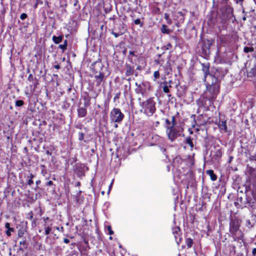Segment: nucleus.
Segmentation results:
<instances>
[{
	"label": "nucleus",
	"mask_w": 256,
	"mask_h": 256,
	"mask_svg": "<svg viewBox=\"0 0 256 256\" xmlns=\"http://www.w3.org/2000/svg\"><path fill=\"white\" fill-rule=\"evenodd\" d=\"M44 228L45 230L44 234L46 235L49 234L50 232L52 231V228L50 226H47L46 224L44 225Z\"/></svg>",
	"instance_id": "obj_35"
},
{
	"label": "nucleus",
	"mask_w": 256,
	"mask_h": 256,
	"mask_svg": "<svg viewBox=\"0 0 256 256\" xmlns=\"http://www.w3.org/2000/svg\"><path fill=\"white\" fill-rule=\"evenodd\" d=\"M234 1L238 4H240V6H242V2L244 0H234Z\"/></svg>",
	"instance_id": "obj_57"
},
{
	"label": "nucleus",
	"mask_w": 256,
	"mask_h": 256,
	"mask_svg": "<svg viewBox=\"0 0 256 256\" xmlns=\"http://www.w3.org/2000/svg\"><path fill=\"white\" fill-rule=\"evenodd\" d=\"M212 44L211 40L200 36L198 44V50L200 55L204 58H208L210 54V47Z\"/></svg>",
	"instance_id": "obj_2"
},
{
	"label": "nucleus",
	"mask_w": 256,
	"mask_h": 256,
	"mask_svg": "<svg viewBox=\"0 0 256 256\" xmlns=\"http://www.w3.org/2000/svg\"><path fill=\"white\" fill-rule=\"evenodd\" d=\"M84 138V134L83 132H79L78 133V140H82Z\"/></svg>",
	"instance_id": "obj_45"
},
{
	"label": "nucleus",
	"mask_w": 256,
	"mask_h": 256,
	"mask_svg": "<svg viewBox=\"0 0 256 256\" xmlns=\"http://www.w3.org/2000/svg\"><path fill=\"white\" fill-rule=\"evenodd\" d=\"M120 92H117L116 94V95H115V96L114 97V102H116V100H118L120 98Z\"/></svg>",
	"instance_id": "obj_46"
},
{
	"label": "nucleus",
	"mask_w": 256,
	"mask_h": 256,
	"mask_svg": "<svg viewBox=\"0 0 256 256\" xmlns=\"http://www.w3.org/2000/svg\"><path fill=\"white\" fill-rule=\"evenodd\" d=\"M186 144H188L192 148H193V147H194L193 142L192 141V139L190 137L187 138H186Z\"/></svg>",
	"instance_id": "obj_40"
},
{
	"label": "nucleus",
	"mask_w": 256,
	"mask_h": 256,
	"mask_svg": "<svg viewBox=\"0 0 256 256\" xmlns=\"http://www.w3.org/2000/svg\"><path fill=\"white\" fill-rule=\"evenodd\" d=\"M109 100H106L104 104V112H106L109 110Z\"/></svg>",
	"instance_id": "obj_38"
},
{
	"label": "nucleus",
	"mask_w": 256,
	"mask_h": 256,
	"mask_svg": "<svg viewBox=\"0 0 256 256\" xmlns=\"http://www.w3.org/2000/svg\"><path fill=\"white\" fill-rule=\"evenodd\" d=\"M122 54L124 56H126V52H127V50L125 47L123 46V48H122Z\"/></svg>",
	"instance_id": "obj_52"
},
{
	"label": "nucleus",
	"mask_w": 256,
	"mask_h": 256,
	"mask_svg": "<svg viewBox=\"0 0 256 256\" xmlns=\"http://www.w3.org/2000/svg\"><path fill=\"white\" fill-rule=\"evenodd\" d=\"M245 104L248 106V107L252 108L253 106V104L250 102H246Z\"/></svg>",
	"instance_id": "obj_53"
},
{
	"label": "nucleus",
	"mask_w": 256,
	"mask_h": 256,
	"mask_svg": "<svg viewBox=\"0 0 256 256\" xmlns=\"http://www.w3.org/2000/svg\"><path fill=\"white\" fill-rule=\"evenodd\" d=\"M138 100L145 112H155L156 110V102L154 101V98H150L146 101L143 102H142L140 98H138Z\"/></svg>",
	"instance_id": "obj_8"
},
{
	"label": "nucleus",
	"mask_w": 256,
	"mask_h": 256,
	"mask_svg": "<svg viewBox=\"0 0 256 256\" xmlns=\"http://www.w3.org/2000/svg\"><path fill=\"white\" fill-rule=\"evenodd\" d=\"M95 82L96 86H98L101 84L102 82L104 80V74L103 72H100L98 74L94 76Z\"/></svg>",
	"instance_id": "obj_19"
},
{
	"label": "nucleus",
	"mask_w": 256,
	"mask_h": 256,
	"mask_svg": "<svg viewBox=\"0 0 256 256\" xmlns=\"http://www.w3.org/2000/svg\"><path fill=\"white\" fill-rule=\"evenodd\" d=\"M246 174L247 182L252 185V192L256 193V170L251 166H248Z\"/></svg>",
	"instance_id": "obj_6"
},
{
	"label": "nucleus",
	"mask_w": 256,
	"mask_h": 256,
	"mask_svg": "<svg viewBox=\"0 0 256 256\" xmlns=\"http://www.w3.org/2000/svg\"><path fill=\"white\" fill-rule=\"evenodd\" d=\"M172 84H173L172 81L170 80L168 82L165 81L160 85L161 88L164 93L168 94V97H170L172 96V95L169 94V93L170 92L172 88Z\"/></svg>",
	"instance_id": "obj_12"
},
{
	"label": "nucleus",
	"mask_w": 256,
	"mask_h": 256,
	"mask_svg": "<svg viewBox=\"0 0 256 256\" xmlns=\"http://www.w3.org/2000/svg\"><path fill=\"white\" fill-rule=\"evenodd\" d=\"M230 232L234 241L242 240L243 234L240 230V224L238 220H232L230 222Z\"/></svg>",
	"instance_id": "obj_4"
},
{
	"label": "nucleus",
	"mask_w": 256,
	"mask_h": 256,
	"mask_svg": "<svg viewBox=\"0 0 256 256\" xmlns=\"http://www.w3.org/2000/svg\"><path fill=\"white\" fill-rule=\"evenodd\" d=\"M5 228L7 229L6 231V234L8 236H11V232H14V228L10 226L9 222H6L5 224Z\"/></svg>",
	"instance_id": "obj_24"
},
{
	"label": "nucleus",
	"mask_w": 256,
	"mask_h": 256,
	"mask_svg": "<svg viewBox=\"0 0 256 256\" xmlns=\"http://www.w3.org/2000/svg\"><path fill=\"white\" fill-rule=\"evenodd\" d=\"M58 48L61 49L62 52H64L67 48V47L65 46L64 44H60L58 46Z\"/></svg>",
	"instance_id": "obj_44"
},
{
	"label": "nucleus",
	"mask_w": 256,
	"mask_h": 256,
	"mask_svg": "<svg viewBox=\"0 0 256 256\" xmlns=\"http://www.w3.org/2000/svg\"><path fill=\"white\" fill-rule=\"evenodd\" d=\"M126 30V25L123 22H120L118 23L114 22V28L112 29L111 33L115 38H118L124 34Z\"/></svg>",
	"instance_id": "obj_7"
},
{
	"label": "nucleus",
	"mask_w": 256,
	"mask_h": 256,
	"mask_svg": "<svg viewBox=\"0 0 256 256\" xmlns=\"http://www.w3.org/2000/svg\"><path fill=\"white\" fill-rule=\"evenodd\" d=\"M69 104L68 102H64L63 107L66 110L69 107Z\"/></svg>",
	"instance_id": "obj_58"
},
{
	"label": "nucleus",
	"mask_w": 256,
	"mask_h": 256,
	"mask_svg": "<svg viewBox=\"0 0 256 256\" xmlns=\"http://www.w3.org/2000/svg\"><path fill=\"white\" fill-rule=\"evenodd\" d=\"M188 11L183 9L182 11L175 12L172 14V18L176 22L175 25L177 27H180V24L184 23L185 20V16Z\"/></svg>",
	"instance_id": "obj_10"
},
{
	"label": "nucleus",
	"mask_w": 256,
	"mask_h": 256,
	"mask_svg": "<svg viewBox=\"0 0 256 256\" xmlns=\"http://www.w3.org/2000/svg\"><path fill=\"white\" fill-rule=\"evenodd\" d=\"M20 245L24 246V247H26L27 243L26 240H23L20 242Z\"/></svg>",
	"instance_id": "obj_47"
},
{
	"label": "nucleus",
	"mask_w": 256,
	"mask_h": 256,
	"mask_svg": "<svg viewBox=\"0 0 256 256\" xmlns=\"http://www.w3.org/2000/svg\"><path fill=\"white\" fill-rule=\"evenodd\" d=\"M247 76L249 78L256 76V66H254L249 71H247Z\"/></svg>",
	"instance_id": "obj_25"
},
{
	"label": "nucleus",
	"mask_w": 256,
	"mask_h": 256,
	"mask_svg": "<svg viewBox=\"0 0 256 256\" xmlns=\"http://www.w3.org/2000/svg\"><path fill=\"white\" fill-rule=\"evenodd\" d=\"M172 45L171 44H170V43H168V44H166V46H164V48H166V50H168V49H170V48H172Z\"/></svg>",
	"instance_id": "obj_54"
},
{
	"label": "nucleus",
	"mask_w": 256,
	"mask_h": 256,
	"mask_svg": "<svg viewBox=\"0 0 256 256\" xmlns=\"http://www.w3.org/2000/svg\"><path fill=\"white\" fill-rule=\"evenodd\" d=\"M162 33L163 34H169L172 32V30L168 28V26L166 24H162L160 28Z\"/></svg>",
	"instance_id": "obj_26"
},
{
	"label": "nucleus",
	"mask_w": 256,
	"mask_h": 256,
	"mask_svg": "<svg viewBox=\"0 0 256 256\" xmlns=\"http://www.w3.org/2000/svg\"><path fill=\"white\" fill-rule=\"evenodd\" d=\"M28 80L30 82H32L30 87V92L33 93L39 85V80L36 78L34 77L32 74H29Z\"/></svg>",
	"instance_id": "obj_13"
},
{
	"label": "nucleus",
	"mask_w": 256,
	"mask_h": 256,
	"mask_svg": "<svg viewBox=\"0 0 256 256\" xmlns=\"http://www.w3.org/2000/svg\"><path fill=\"white\" fill-rule=\"evenodd\" d=\"M218 126L221 131L224 132H227V126L226 124V120H220Z\"/></svg>",
	"instance_id": "obj_22"
},
{
	"label": "nucleus",
	"mask_w": 256,
	"mask_h": 256,
	"mask_svg": "<svg viewBox=\"0 0 256 256\" xmlns=\"http://www.w3.org/2000/svg\"><path fill=\"white\" fill-rule=\"evenodd\" d=\"M22 24L23 26V28L26 29L28 28V23H25V22H22Z\"/></svg>",
	"instance_id": "obj_60"
},
{
	"label": "nucleus",
	"mask_w": 256,
	"mask_h": 256,
	"mask_svg": "<svg viewBox=\"0 0 256 256\" xmlns=\"http://www.w3.org/2000/svg\"><path fill=\"white\" fill-rule=\"evenodd\" d=\"M228 0H217L218 2L222 4H224L227 2Z\"/></svg>",
	"instance_id": "obj_55"
},
{
	"label": "nucleus",
	"mask_w": 256,
	"mask_h": 256,
	"mask_svg": "<svg viewBox=\"0 0 256 256\" xmlns=\"http://www.w3.org/2000/svg\"><path fill=\"white\" fill-rule=\"evenodd\" d=\"M104 67V66L100 60L96 61L92 64V69L96 74L102 72V70Z\"/></svg>",
	"instance_id": "obj_16"
},
{
	"label": "nucleus",
	"mask_w": 256,
	"mask_h": 256,
	"mask_svg": "<svg viewBox=\"0 0 256 256\" xmlns=\"http://www.w3.org/2000/svg\"><path fill=\"white\" fill-rule=\"evenodd\" d=\"M183 130L181 124L174 125L173 124L170 127V126L168 127L166 132L169 140L172 142L174 141L176 138L180 136Z\"/></svg>",
	"instance_id": "obj_5"
},
{
	"label": "nucleus",
	"mask_w": 256,
	"mask_h": 256,
	"mask_svg": "<svg viewBox=\"0 0 256 256\" xmlns=\"http://www.w3.org/2000/svg\"><path fill=\"white\" fill-rule=\"evenodd\" d=\"M166 129L168 128V127H169V126H172L173 123H174V125L177 124L176 122V120H175V118L174 116H172V121H170L168 119H166Z\"/></svg>",
	"instance_id": "obj_30"
},
{
	"label": "nucleus",
	"mask_w": 256,
	"mask_h": 256,
	"mask_svg": "<svg viewBox=\"0 0 256 256\" xmlns=\"http://www.w3.org/2000/svg\"><path fill=\"white\" fill-rule=\"evenodd\" d=\"M170 38L172 39V40H174L176 42H177L178 40V38L176 36H170Z\"/></svg>",
	"instance_id": "obj_59"
},
{
	"label": "nucleus",
	"mask_w": 256,
	"mask_h": 256,
	"mask_svg": "<svg viewBox=\"0 0 256 256\" xmlns=\"http://www.w3.org/2000/svg\"><path fill=\"white\" fill-rule=\"evenodd\" d=\"M204 82L206 86V90L204 94L203 98L197 101L198 108L196 112L201 111L213 112L216 110V107L214 106L212 101L216 98L220 92V83L218 82L216 78L210 79V76L208 77L207 80Z\"/></svg>",
	"instance_id": "obj_1"
},
{
	"label": "nucleus",
	"mask_w": 256,
	"mask_h": 256,
	"mask_svg": "<svg viewBox=\"0 0 256 256\" xmlns=\"http://www.w3.org/2000/svg\"><path fill=\"white\" fill-rule=\"evenodd\" d=\"M206 173L208 175L210 176V179L212 181H215L217 179V176L214 174V170H208L206 171Z\"/></svg>",
	"instance_id": "obj_27"
},
{
	"label": "nucleus",
	"mask_w": 256,
	"mask_h": 256,
	"mask_svg": "<svg viewBox=\"0 0 256 256\" xmlns=\"http://www.w3.org/2000/svg\"><path fill=\"white\" fill-rule=\"evenodd\" d=\"M154 76L156 79L160 78V72L158 71H156L154 72Z\"/></svg>",
	"instance_id": "obj_50"
},
{
	"label": "nucleus",
	"mask_w": 256,
	"mask_h": 256,
	"mask_svg": "<svg viewBox=\"0 0 256 256\" xmlns=\"http://www.w3.org/2000/svg\"><path fill=\"white\" fill-rule=\"evenodd\" d=\"M226 12L228 14V17L230 18L233 16V8L230 6H226Z\"/></svg>",
	"instance_id": "obj_29"
},
{
	"label": "nucleus",
	"mask_w": 256,
	"mask_h": 256,
	"mask_svg": "<svg viewBox=\"0 0 256 256\" xmlns=\"http://www.w3.org/2000/svg\"><path fill=\"white\" fill-rule=\"evenodd\" d=\"M23 234H24V232H23L20 231V230H19V231H18V236L19 237H22V236Z\"/></svg>",
	"instance_id": "obj_64"
},
{
	"label": "nucleus",
	"mask_w": 256,
	"mask_h": 256,
	"mask_svg": "<svg viewBox=\"0 0 256 256\" xmlns=\"http://www.w3.org/2000/svg\"><path fill=\"white\" fill-rule=\"evenodd\" d=\"M246 226L250 228L254 226V224L250 222V220H248L246 221Z\"/></svg>",
	"instance_id": "obj_41"
},
{
	"label": "nucleus",
	"mask_w": 256,
	"mask_h": 256,
	"mask_svg": "<svg viewBox=\"0 0 256 256\" xmlns=\"http://www.w3.org/2000/svg\"><path fill=\"white\" fill-rule=\"evenodd\" d=\"M122 113H110V118L112 122H120L124 118Z\"/></svg>",
	"instance_id": "obj_15"
},
{
	"label": "nucleus",
	"mask_w": 256,
	"mask_h": 256,
	"mask_svg": "<svg viewBox=\"0 0 256 256\" xmlns=\"http://www.w3.org/2000/svg\"><path fill=\"white\" fill-rule=\"evenodd\" d=\"M6 12V8L4 7H3L0 11V20L2 23H4V16Z\"/></svg>",
	"instance_id": "obj_32"
},
{
	"label": "nucleus",
	"mask_w": 256,
	"mask_h": 256,
	"mask_svg": "<svg viewBox=\"0 0 256 256\" xmlns=\"http://www.w3.org/2000/svg\"><path fill=\"white\" fill-rule=\"evenodd\" d=\"M107 229L108 231V234L110 235H112L114 234V232L112 230V228H111V226H108V227H107Z\"/></svg>",
	"instance_id": "obj_49"
},
{
	"label": "nucleus",
	"mask_w": 256,
	"mask_h": 256,
	"mask_svg": "<svg viewBox=\"0 0 256 256\" xmlns=\"http://www.w3.org/2000/svg\"><path fill=\"white\" fill-rule=\"evenodd\" d=\"M252 256H256V248H253L252 250Z\"/></svg>",
	"instance_id": "obj_61"
},
{
	"label": "nucleus",
	"mask_w": 256,
	"mask_h": 256,
	"mask_svg": "<svg viewBox=\"0 0 256 256\" xmlns=\"http://www.w3.org/2000/svg\"><path fill=\"white\" fill-rule=\"evenodd\" d=\"M218 40L221 44H224L227 42V40L224 36H218Z\"/></svg>",
	"instance_id": "obj_39"
},
{
	"label": "nucleus",
	"mask_w": 256,
	"mask_h": 256,
	"mask_svg": "<svg viewBox=\"0 0 256 256\" xmlns=\"http://www.w3.org/2000/svg\"><path fill=\"white\" fill-rule=\"evenodd\" d=\"M130 17L132 18L133 25H138L140 28H142L144 26V17H141L140 18H134V13L130 14Z\"/></svg>",
	"instance_id": "obj_17"
},
{
	"label": "nucleus",
	"mask_w": 256,
	"mask_h": 256,
	"mask_svg": "<svg viewBox=\"0 0 256 256\" xmlns=\"http://www.w3.org/2000/svg\"><path fill=\"white\" fill-rule=\"evenodd\" d=\"M56 229L58 230L60 232H63L64 231V228L62 226L59 228V227H56Z\"/></svg>",
	"instance_id": "obj_62"
},
{
	"label": "nucleus",
	"mask_w": 256,
	"mask_h": 256,
	"mask_svg": "<svg viewBox=\"0 0 256 256\" xmlns=\"http://www.w3.org/2000/svg\"><path fill=\"white\" fill-rule=\"evenodd\" d=\"M126 76H130L134 74V68L132 66H130V64H126Z\"/></svg>",
	"instance_id": "obj_23"
},
{
	"label": "nucleus",
	"mask_w": 256,
	"mask_h": 256,
	"mask_svg": "<svg viewBox=\"0 0 256 256\" xmlns=\"http://www.w3.org/2000/svg\"><path fill=\"white\" fill-rule=\"evenodd\" d=\"M42 4V0H36V4L34 5V8H36L38 4Z\"/></svg>",
	"instance_id": "obj_48"
},
{
	"label": "nucleus",
	"mask_w": 256,
	"mask_h": 256,
	"mask_svg": "<svg viewBox=\"0 0 256 256\" xmlns=\"http://www.w3.org/2000/svg\"><path fill=\"white\" fill-rule=\"evenodd\" d=\"M64 36L62 35H60L58 36H53L52 38V40L53 42L56 44H58L60 43L63 40Z\"/></svg>",
	"instance_id": "obj_28"
},
{
	"label": "nucleus",
	"mask_w": 256,
	"mask_h": 256,
	"mask_svg": "<svg viewBox=\"0 0 256 256\" xmlns=\"http://www.w3.org/2000/svg\"><path fill=\"white\" fill-rule=\"evenodd\" d=\"M176 86L177 88V92H176L177 96L179 98H184V96L186 94L185 89L182 86H178V84H176Z\"/></svg>",
	"instance_id": "obj_21"
},
{
	"label": "nucleus",
	"mask_w": 256,
	"mask_h": 256,
	"mask_svg": "<svg viewBox=\"0 0 256 256\" xmlns=\"http://www.w3.org/2000/svg\"><path fill=\"white\" fill-rule=\"evenodd\" d=\"M152 12L155 14H160L161 13L160 8L158 6H154L152 10Z\"/></svg>",
	"instance_id": "obj_36"
},
{
	"label": "nucleus",
	"mask_w": 256,
	"mask_h": 256,
	"mask_svg": "<svg viewBox=\"0 0 256 256\" xmlns=\"http://www.w3.org/2000/svg\"><path fill=\"white\" fill-rule=\"evenodd\" d=\"M164 18L166 20L168 24H172V20L170 18V15L168 13H165L164 14Z\"/></svg>",
	"instance_id": "obj_34"
},
{
	"label": "nucleus",
	"mask_w": 256,
	"mask_h": 256,
	"mask_svg": "<svg viewBox=\"0 0 256 256\" xmlns=\"http://www.w3.org/2000/svg\"><path fill=\"white\" fill-rule=\"evenodd\" d=\"M116 15H114L112 16L110 18L108 19L110 20H113L114 21V22H116Z\"/></svg>",
	"instance_id": "obj_56"
},
{
	"label": "nucleus",
	"mask_w": 256,
	"mask_h": 256,
	"mask_svg": "<svg viewBox=\"0 0 256 256\" xmlns=\"http://www.w3.org/2000/svg\"><path fill=\"white\" fill-rule=\"evenodd\" d=\"M172 234L174 235L176 241L179 244L182 241V232L179 226H175L172 228Z\"/></svg>",
	"instance_id": "obj_14"
},
{
	"label": "nucleus",
	"mask_w": 256,
	"mask_h": 256,
	"mask_svg": "<svg viewBox=\"0 0 256 256\" xmlns=\"http://www.w3.org/2000/svg\"><path fill=\"white\" fill-rule=\"evenodd\" d=\"M254 51V48L252 46L248 47V46H245L244 48V52L245 53H248V52H252Z\"/></svg>",
	"instance_id": "obj_37"
},
{
	"label": "nucleus",
	"mask_w": 256,
	"mask_h": 256,
	"mask_svg": "<svg viewBox=\"0 0 256 256\" xmlns=\"http://www.w3.org/2000/svg\"><path fill=\"white\" fill-rule=\"evenodd\" d=\"M202 70L204 73V80L206 81L208 80V77H210V79L214 78L212 75V70L210 72V64L205 63L202 64Z\"/></svg>",
	"instance_id": "obj_11"
},
{
	"label": "nucleus",
	"mask_w": 256,
	"mask_h": 256,
	"mask_svg": "<svg viewBox=\"0 0 256 256\" xmlns=\"http://www.w3.org/2000/svg\"><path fill=\"white\" fill-rule=\"evenodd\" d=\"M228 72V70L223 67H214L212 68V76L216 78L218 82H220L222 79Z\"/></svg>",
	"instance_id": "obj_9"
},
{
	"label": "nucleus",
	"mask_w": 256,
	"mask_h": 256,
	"mask_svg": "<svg viewBox=\"0 0 256 256\" xmlns=\"http://www.w3.org/2000/svg\"><path fill=\"white\" fill-rule=\"evenodd\" d=\"M32 184H34L33 180H32V179H30L28 182V184L32 185Z\"/></svg>",
	"instance_id": "obj_63"
},
{
	"label": "nucleus",
	"mask_w": 256,
	"mask_h": 256,
	"mask_svg": "<svg viewBox=\"0 0 256 256\" xmlns=\"http://www.w3.org/2000/svg\"><path fill=\"white\" fill-rule=\"evenodd\" d=\"M15 104H16V106L20 107V106H23L24 104V101L22 100H17L16 101Z\"/></svg>",
	"instance_id": "obj_42"
},
{
	"label": "nucleus",
	"mask_w": 256,
	"mask_h": 256,
	"mask_svg": "<svg viewBox=\"0 0 256 256\" xmlns=\"http://www.w3.org/2000/svg\"><path fill=\"white\" fill-rule=\"evenodd\" d=\"M135 85L136 86L135 88L136 93V94H140L142 97H148L150 92L152 89L150 83L148 81H143L139 84L138 82H136Z\"/></svg>",
	"instance_id": "obj_3"
},
{
	"label": "nucleus",
	"mask_w": 256,
	"mask_h": 256,
	"mask_svg": "<svg viewBox=\"0 0 256 256\" xmlns=\"http://www.w3.org/2000/svg\"><path fill=\"white\" fill-rule=\"evenodd\" d=\"M74 6L75 7V12L79 13L81 8L80 4H79L78 0H74Z\"/></svg>",
	"instance_id": "obj_31"
},
{
	"label": "nucleus",
	"mask_w": 256,
	"mask_h": 256,
	"mask_svg": "<svg viewBox=\"0 0 256 256\" xmlns=\"http://www.w3.org/2000/svg\"><path fill=\"white\" fill-rule=\"evenodd\" d=\"M27 17H28V16L26 13L22 14L20 16V18L22 20L26 19Z\"/></svg>",
	"instance_id": "obj_51"
},
{
	"label": "nucleus",
	"mask_w": 256,
	"mask_h": 256,
	"mask_svg": "<svg viewBox=\"0 0 256 256\" xmlns=\"http://www.w3.org/2000/svg\"><path fill=\"white\" fill-rule=\"evenodd\" d=\"M82 100L84 101V107H88L90 105V97L89 96L88 93L84 94L82 96Z\"/></svg>",
	"instance_id": "obj_20"
},
{
	"label": "nucleus",
	"mask_w": 256,
	"mask_h": 256,
	"mask_svg": "<svg viewBox=\"0 0 256 256\" xmlns=\"http://www.w3.org/2000/svg\"><path fill=\"white\" fill-rule=\"evenodd\" d=\"M67 93L69 98L72 100L74 101L78 98V93L75 89L69 88H68Z\"/></svg>",
	"instance_id": "obj_18"
},
{
	"label": "nucleus",
	"mask_w": 256,
	"mask_h": 256,
	"mask_svg": "<svg viewBox=\"0 0 256 256\" xmlns=\"http://www.w3.org/2000/svg\"><path fill=\"white\" fill-rule=\"evenodd\" d=\"M164 62V60H163L162 58H158L157 60H155V62L156 64H162Z\"/></svg>",
	"instance_id": "obj_43"
},
{
	"label": "nucleus",
	"mask_w": 256,
	"mask_h": 256,
	"mask_svg": "<svg viewBox=\"0 0 256 256\" xmlns=\"http://www.w3.org/2000/svg\"><path fill=\"white\" fill-rule=\"evenodd\" d=\"M186 244L188 248H190L193 244V240L190 238H187L186 240Z\"/></svg>",
	"instance_id": "obj_33"
}]
</instances>
